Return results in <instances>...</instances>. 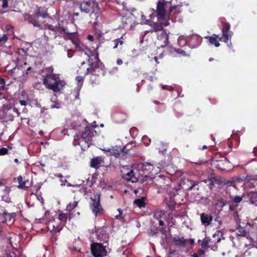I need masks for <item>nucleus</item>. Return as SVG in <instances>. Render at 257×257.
Returning <instances> with one entry per match:
<instances>
[{"instance_id":"nucleus-52","label":"nucleus","mask_w":257,"mask_h":257,"mask_svg":"<svg viewBox=\"0 0 257 257\" xmlns=\"http://www.w3.org/2000/svg\"><path fill=\"white\" fill-rule=\"evenodd\" d=\"M74 54V51L72 50H67V56L69 58H71Z\"/></svg>"},{"instance_id":"nucleus-8","label":"nucleus","mask_w":257,"mask_h":257,"mask_svg":"<svg viewBox=\"0 0 257 257\" xmlns=\"http://www.w3.org/2000/svg\"><path fill=\"white\" fill-rule=\"evenodd\" d=\"M100 194H96L93 197H90L91 202L90 203V207L95 216L101 215L103 212V209L100 204Z\"/></svg>"},{"instance_id":"nucleus-33","label":"nucleus","mask_w":257,"mask_h":257,"mask_svg":"<svg viewBox=\"0 0 257 257\" xmlns=\"http://www.w3.org/2000/svg\"><path fill=\"white\" fill-rule=\"evenodd\" d=\"M4 215H5V217L6 219V222L7 221H11L12 219H14L16 216V214L15 212L13 213H9L7 211H4Z\"/></svg>"},{"instance_id":"nucleus-56","label":"nucleus","mask_w":257,"mask_h":257,"mask_svg":"<svg viewBox=\"0 0 257 257\" xmlns=\"http://www.w3.org/2000/svg\"><path fill=\"white\" fill-rule=\"evenodd\" d=\"M168 206L170 209L172 210L175 208V204L174 203L168 204Z\"/></svg>"},{"instance_id":"nucleus-34","label":"nucleus","mask_w":257,"mask_h":257,"mask_svg":"<svg viewBox=\"0 0 257 257\" xmlns=\"http://www.w3.org/2000/svg\"><path fill=\"white\" fill-rule=\"evenodd\" d=\"M77 204L78 202L74 201L73 202L70 203L67 205L66 209L69 213H71L72 210L77 206Z\"/></svg>"},{"instance_id":"nucleus-12","label":"nucleus","mask_w":257,"mask_h":257,"mask_svg":"<svg viewBox=\"0 0 257 257\" xmlns=\"http://www.w3.org/2000/svg\"><path fill=\"white\" fill-rule=\"evenodd\" d=\"M91 144V142L84 139L78 136L75 135L73 144L74 146H79L83 151L87 150Z\"/></svg>"},{"instance_id":"nucleus-42","label":"nucleus","mask_w":257,"mask_h":257,"mask_svg":"<svg viewBox=\"0 0 257 257\" xmlns=\"http://www.w3.org/2000/svg\"><path fill=\"white\" fill-rule=\"evenodd\" d=\"M175 52H176L178 54H180L182 56H189V55H187L186 53V52L181 49H175Z\"/></svg>"},{"instance_id":"nucleus-36","label":"nucleus","mask_w":257,"mask_h":257,"mask_svg":"<svg viewBox=\"0 0 257 257\" xmlns=\"http://www.w3.org/2000/svg\"><path fill=\"white\" fill-rule=\"evenodd\" d=\"M227 203L226 200L225 199L221 198L220 199H219L217 201V202L216 203V205L218 206V207H220V208H223Z\"/></svg>"},{"instance_id":"nucleus-49","label":"nucleus","mask_w":257,"mask_h":257,"mask_svg":"<svg viewBox=\"0 0 257 257\" xmlns=\"http://www.w3.org/2000/svg\"><path fill=\"white\" fill-rule=\"evenodd\" d=\"M17 53L20 54V55H21L22 56L23 55H25L26 54H27V51H25L24 50V49L23 48H21V49H18V50H17Z\"/></svg>"},{"instance_id":"nucleus-54","label":"nucleus","mask_w":257,"mask_h":257,"mask_svg":"<svg viewBox=\"0 0 257 257\" xmlns=\"http://www.w3.org/2000/svg\"><path fill=\"white\" fill-rule=\"evenodd\" d=\"M154 102L155 104H158V105H161L162 106V107H163V109H165V107H166L165 105V104H164V103H161L160 102H159V101H157V100H155V101H154Z\"/></svg>"},{"instance_id":"nucleus-60","label":"nucleus","mask_w":257,"mask_h":257,"mask_svg":"<svg viewBox=\"0 0 257 257\" xmlns=\"http://www.w3.org/2000/svg\"><path fill=\"white\" fill-rule=\"evenodd\" d=\"M32 67H28L26 70V74H28L30 73V72L32 70Z\"/></svg>"},{"instance_id":"nucleus-25","label":"nucleus","mask_w":257,"mask_h":257,"mask_svg":"<svg viewBox=\"0 0 257 257\" xmlns=\"http://www.w3.org/2000/svg\"><path fill=\"white\" fill-rule=\"evenodd\" d=\"M145 199L146 198L143 197L140 199H136L134 200V203L139 208L144 207L146 206Z\"/></svg>"},{"instance_id":"nucleus-27","label":"nucleus","mask_w":257,"mask_h":257,"mask_svg":"<svg viewBox=\"0 0 257 257\" xmlns=\"http://www.w3.org/2000/svg\"><path fill=\"white\" fill-rule=\"evenodd\" d=\"M247 196L249 199V201L251 204H253L257 202V191L250 192L248 193Z\"/></svg>"},{"instance_id":"nucleus-38","label":"nucleus","mask_w":257,"mask_h":257,"mask_svg":"<svg viewBox=\"0 0 257 257\" xmlns=\"http://www.w3.org/2000/svg\"><path fill=\"white\" fill-rule=\"evenodd\" d=\"M229 204V210L231 211H234L236 210V208L238 207L237 204H234L232 201H229L228 202Z\"/></svg>"},{"instance_id":"nucleus-4","label":"nucleus","mask_w":257,"mask_h":257,"mask_svg":"<svg viewBox=\"0 0 257 257\" xmlns=\"http://www.w3.org/2000/svg\"><path fill=\"white\" fill-rule=\"evenodd\" d=\"M37 11L33 15L26 14L24 15V19L27 21L29 23L33 24L34 27L40 29L42 28L41 22L39 20V17H41L43 19L49 18L50 16L47 13V11L42 7H37Z\"/></svg>"},{"instance_id":"nucleus-29","label":"nucleus","mask_w":257,"mask_h":257,"mask_svg":"<svg viewBox=\"0 0 257 257\" xmlns=\"http://www.w3.org/2000/svg\"><path fill=\"white\" fill-rule=\"evenodd\" d=\"M165 211L164 210H156L154 212L153 217L154 218H155L157 220H160L162 218H163V217L165 215Z\"/></svg>"},{"instance_id":"nucleus-28","label":"nucleus","mask_w":257,"mask_h":257,"mask_svg":"<svg viewBox=\"0 0 257 257\" xmlns=\"http://www.w3.org/2000/svg\"><path fill=\"white\" fill-rule=\"evenodd\" d=\"M188 43L190 46L195 47L198 46L199 42L197 37L196 36H192L190 37Z\"/></svg>"},{"instance_id":"nucleus-31","label":"nucleus","mask_w":257,"mask_h":257,"mask_svg":"<svg viewBox=\"0 0 257 257\" xmlns=\"http://www.w3.org/2000/svg\"><path fill=\"white\" fill-rule=\"evenodd\" d=\"M238 230L239 233L236 234L237 236H242L246 237L248 233L246 230L240 225L238 227Z\"/></svg>"},{"instance_id":"nucleus-19","label":"nucleus","mask_w":257,"mask_h":257,"mask_svg":"<svg viewBox=\"0 0 257 257\" xmlns=\"http://www.w3.org/2000/svg\"><path fill=\"white\" fill-rule=\"evenodd\" d=\"M124 39L123 36H121L119 38H117L112 41L113 44V49H121L122 48L123 44H124Z\"/></svg>"},{"instance_id":"nucleus-61","label":"nucleus","mask_w":257,"mask_h":257,"mask_svg":"<svg viewBox=\"0 0 257 257\" xmlns=\"http://www.w3.org/2000/svg\"><path fill=\"white\" fill-rule=\"evenodd\" d=\"M87 39L91 41H93L94 39L93 37L90 35H88Z\"/></svg>"},{"instance_id":"nucleus-5","label":"nucleus","mask_w":257,"mask_h":257,"mask_svg":"<svg viewBox=\"0 0 257 257\" xmlns=\"http://www.w3.org/2000/svg\"><path fill=\"white\" fill-rule=\"evenodd\" d=\"M44 35L47 39H55L62 35L63 31H65V28L60 26V24L55 26L51 24H46L44 26Z\"/></svg>"},{"instance_id":"nucleus-32","label":"nucleus","mask_w":257,"mask_h":257,"mask_svg":"<svg viewBox=\"0 0 257 257\" xmlns=\"http://www.w3.org/2000/svg\"><path fill=\"white\" fill-rule=\"evenodd\" d=\"M211 239L209 237H205L202 240V243L201 244L202 247L204 248H208L210 246L209 245V243L210 242Z\"/></svg>"},{"instance_id":"nucleus-10","label":"nucleus","mask_w":257,"mask_h":257,"mask_svg":"<svg viewBox=\"0 0 257 257\" xmlns=\"http://www.w3.org/2000/svg\"><path fill=\"white\" fill-rule=\"evenodd\" d=\"M229 162L227 158L222 157L220 160L214 159L211 162L213 167L221 171H226L229 168Z\"/></svg>"},{"instance_id":"nucleus-41","label":"nucleus","mask_w":257,"mask_h":257,"mask_svg":"<svg viewBox=\"0 0 257 257\" xmlns=\"http://www.w3.org/2000/svg\"><path fill=\"white\" fill-rule=\"evenodd\" d=\"M242 200V197L239 196H235L231 201L233 203H239Z\"/></svg>"},{"instance_id":"nucleus-37","label":"nucleus","mask_w":257,"mask_h":257,"mask_svg":"<svg viewBox=\"0 0 257 257\" xmlns=\"http://www.w3.org/2000/svg\"><path fill=\"white\" fill-rule=\"evenodd\" d=\"M144 170H149V173L153 174L152 170L153 169V166L150 163H146L143 165Z\"/></svg>"},{"instance_id":"nucleus-47","label":"nucleus","mask_w":257,"mask_h":257,"mask_svg":"<svg viewBox=\"0 0 257 257\" xmlns=\"http://www.w3.org/2000/svg\"><path fill=\"white\" fill-rule=\"evenodd\" d=\"M191 183L192 184L191 186L187 189L188 191L193 190L195 188L196 186L198 185V183L197 182L191 181Z\"/></svg>"},{"instance_id":"nucleus-20","label":"nucleus","mask_w":257,"mask_h":257,"mask_svg":"<svg viewBox=\"0 0 257 257\" xmlns=\"http://www.w3.org/2000/svg\"><path fill=\"white\" fill-rule=\"evenodd\" d=\"M201 222L205 225H208L211 224L213 217L211 215H208L206 213H201L200 215Z\"/></svg>"},{"instance_id":"nucleus-26","label":"nucleus","mask_w":257,"mask_h":257,"mask_svg":"<svg viewBox=\"0 0 257 257\" xmlns=\"http://www.w3.org/2000/svg\"><path fill=\"white\" fill-rule=\"evenodd\" d=\"M17 180L18 181V183L19 184V188H28L29 186H27L26 185L27 183H29V180H23V177L21 176H19L17 178Z\"/></svg>"},{"instance_id":"nucleus-57","label":"nucleus","mask_w":257,"mask_h":257,"mask_svg":"<svg viewBox=\"0 0 257 257\" xmlns=\"http://www.w3.org/2000/svg\"><path fill=\"white\" fill-rule=\"evenodd\" d=\"M122 63H123V61H122V59L118 58L116 60V64L118 65H121L122 64Z\"/></svg>"},{"instance_id":"nucleus-11","label":"nucleus","mask_w":257,"mask_h":257,"mask_svg":"<svg viewBox=\"0 0 257 257\" xmlns=\"http://www.w3.org/2000/svg\"><path fill=\"white\" fill-rule=\"evenodd\" d=\"M127 146H124L122 149H115L114 148H110L107 150L103 149V150L106 152H109L111 156H114L115 158H122L124 155L128 153L129 148H127Z\"/></svg>"},{"instance_id":"nucleus-43","label":"nucleus","mask_w":257,"mask_h":257,"mask_svg":"<svg viewBox=\"0 0 257 257\" xmlns=\"http://www.w3.org/2000/svg\"><path fill=\"white\" fill-rule=\"evenodd\" d=\"M177 6H175L173 7H172L170 8L169 11L170 13H173L174 14H179L180 13L179 11L177 10Z\"/></svg>"},{"instance_id":"nucleus-59","label":"nucleus","mask_w":257,"mask_h":257,"mask_svg":"<svg viewBox=\"0 0 257 257\" xmlns=\"http://www.w3.org/2000/svg\"><path fill=\"white\" fill-rule=\"evenodd\" d=\"M249 177V179L250 180H256L257 181V176H250Z\"/></svg>"},{"instance_id":"nucleus-58","label":"nucleus","mask_w":257,"mask_h":257,"mask_svg":"<svg viewBox=\"0 0 257 257\" xmlns=\"http://www.w3.org/2000/svg\"><path fill=\"white\" fill-rule=\"evenodd\" d=\"M20 103L23 106H26L27 105V102L25 100H22L20 101Z\"/></svg>"},{"instance_id":"nucleus-1","label":"nucleus","mask_w":257,"mask_h":257,"mask_svg":"<svg viewBox=\"0 0 257 257\" xmlns=\"http://www.w3.org/2000/svg\"><path fill=\"white\" fill-rule=\"evenodd\" d=\"M88 56L89 67L85 68L86 63L83 62L77 72L83 74L84 76L90 75V82L97 84L99 82V77L103 76L105 74V67L99 58L98 52L93 53L90 55H88Z\"/></svg>"},{"instance_id":"nucleus-7","label":"nucleus","mask_w":257,"mask_h":257,"mask_svg":"<svg viewBox=\"0 0 257 257\" xmlns=\"http://www.w3.org/2000/svg\"><path fill=\"white\" fill-rule=\"evenodd\" d=\"M167 2L165 0H160L157 4L156 10L153 9V13L150 16L151 19L156 16L158 20L164 21L166 20V11L165 6Z\"/></svg>"},{"instance_id":"nucleus-9","label":"nucleus","mask_w":257,"mask_h":257,"mask_svg":"<svg viewBox=\"0 0 257 257\" xmlns=\"http://www.w3.org/2000/svg\"><path fill=\"white\" fill-rule=\"evenodd\" d=\"M91 252L94 257H104L107 255L106 246L101 243L92 242L90 245Z\"/></svg>"},{"instance_id":"nucleus-55","label":"nucleus","mask_w":257,"mask_h":257,"mask_svg":"<svg viewBox=\"0 0 257 257\" xmlns=\"http://www.w3.org/2000/svg\"><path fill=\"white\" fill-rule=\"evenodd\" d=\"M13 111L14 112L16 113L17 114V116H20V113L18 108L14 107L13 108Z\"/></svg>"},{"instance_id":"nucleus-48","label":"nucleus","mask_w":257,"mask_h":257,"mask_svg":"<svg viewBox=\"0 0 257 257\" xmlns=\"http://www.w3.org/2000/svg\"><path fill=\"white\" fill-rule=\"evenodd\" d=\"M8 153V150L6 148H2L0 149V156L5 155Z\"/></svg>"},{"instance_id":"nucleus-46","label":"nucleus","mask_w":257,"mask_h":257,"mask_svg":"<svg viewBox=\"0 0 257 257\" xmlns=\"http://www.w3.org/2000/svg\"><path fill=\"white\" fill-rule=\"evenodd\" d=\"M0 222L3 223L6 222L5 215H4V211L0 212Z\"/></svg>"},{"instance_id":"nucleus-3","label":"nucleus","mask_w":257,"mask_h":257,"mask_svg":"<svg viewBox=\"0 0 257 257\" xmlns=\"http://www.w3.org/2000/svg\"><path fill=\"white\" fill-rule=\"evenodd\" d=\"M49 69L51 72L44 77L43 84L48 89L54 92H59L64 87V82L58 75L53 73V69L51 67Z\"/></svg>"},{"instance_id":"nucleus-45","label":"nucleus","mask_w":257,"mask_h":257,"mask_svg":"<svg viewBox=\"0 0 257 257\" xmlns=\"http://www.w3.org/2000/svg\"><path fill=\"white\" fill-rule=\"evenodd\" d=\"M8 39L7 34H4L2 37H0V44L6 43Z\"/></svg>"},{"instance_id":"nucleus-53","label":"nucleus","mask_w":257,"mask_h":257,"mask_svg":"<svg viewBox=\"0 0 257 257\" xmlns=\"http://www.w3.org/2000/svg\"><path fill=\"white\" fill-rule=\"evenodd\" d=\"M76 80L78 82V83H82L83 81V76H77L76 77Z\"/></svg>"},{"instance_id":"nucleus-16","label":"nucleus","mask_w":257,"mask_h":257,"mask_svg":"<svg viewBox=\"0 0 257 257\" xmlns=\"http://www.w3.org/2000/svg\"><path fill=\"white\" fill-rule=\"evenodd\" d=\"M146 24L151 27L152 29L150 30L151 33L153 32H157L163 30V26L161 24L155 23L150 20H146Z\"/></svg>"},{"instance_id":"nucleus-50","label":"nucleus","mask_w":257,"mask_h":257,"mask_svg":"<svg viewBox=\"0 0 257 257\" xmlns=\"http://www.w3.org/2000/svg\"><path fill=\"white\" fill-rule=\"evenodd\" d=\"M196 253L199 256H201L205 253V251L203 249L199 248L197 250V251Z\"/></svg>"},{"instance_id":"nucleus-40","label":"nucleus","mask_w":257,"mask_h":257,"mask_svg":"<svg viewBox=\"0 0 257 257\" xmlns=\"http://www.w3.org/2000/svg\"><path fill=\"white\" fill-rule=\"evenodd\" d=\"M218 39H219V41H220L227 43L229 39H230L231 38H230L228 36H225L222 34V36L221 37L219 36V38Z\"/></svg>"},{"instance_id":"nucleus-44","label":"nucleus","mask_w":257,"mask_h":257,"mask_svg":"<svg viewBox=\"0 0 257 257\" xmlns=\"http://www.w3.org/2000/svg\"><path fill=\"white\" fill-rule=\"evenodd\" d=\"M6 82L4 79L0 77V90H3L5 88Z\"/></svg>"},{"instance_id":"nucleus-21","label":"nucleus","mask_w":257,"mask_h":257,"mask_svg":"<svg viewBox=\"0 0 257 257\" xmlns=\"http://www.w3.org/2000/svg\"><path fill=\"white\" fill-rule=\"evenodd\" d=\"M205 38L208 39L209 43L212 45H214L216 47H218L220 46L219 41L217 40V38H219L218 35L214 34L212 36H207Z\"/></svg>"},{"instance_id":"nucleus-39","label":"nucleus","mask_w":257,"mask_h":257,"mask_svg":"<svg viewBox=\"0 0 257 257\" xmlns=\"http://www.w3.org/2000/svg\"><path fill=\"white\" fill-rule=\"evenodd\" d=\"M148 233L152 236L156 235L158 233V228L157 227L151 228L149 230Z\"/></svg>"},{"instance_id":"nucleus-2","label":"nucleus","mask_w":257,"mask_h":257,"mask_svg":"<svg viewBox=\"0 0 257 257\" xmlns=\"http://www.w3.org/2000/svg\"><path fill=\"white\" fill-rule=\"evenodd\" d=\"M81 12L85 13H89L91 10L90 17L91 19H94L95 21L93 25H97L99 23L100 10L99 5L97 3L90 1H82L79 4Z\"/></svg>"},{"instance_id":"nucleus-51","label":"nucleus","mask_w":257,"mask_h":257,"mask_svg":"<svg viewBox=\"0 0 257 257\" xmlns=\"http://www.w3.org/2000/svg\"><path fill=\"white\" fill-rule=\"evenodd\" d=\"M3 4H2V8L3 9H6L8 7V0H2Z\"/></svg>"},{"instance_id":"nucleus-15","label":"nucleus","mask_w":257,"mask_h":257,"mask_svg":"<svg viewBox=\"0 0 257 257\" xmlns=\"http://www.w3.org/2000/svg\"><path fill=\"white\" fill-rule=\"evenodd\" d=\"M103 158L101 156H97L91 159L90 166L95 169H98L104 162Z\"/></svg>"},{"instance_id":"nucleus-22","label":"nucleus","mask_w":257,"mask_h":257,"mask_svg":"<svg viewBox=\"0 0 257 257\" xmlns=\"http://www.w3.org/2000/svg\"><path fill=\"white\" fill-rule=\"evenodd\" d=\"M172 240L175 245L178 246H184L187 241L183 237L180 238L179 236L174 237Z\"/></svg>"},{"instance_id":"nucleus-23","label":"nucleus","mask_w":257,"mask_h":257,"mask_svg":"<svg viewBox=\"0 0 257 257\" xmlns=\"http://www.w3.org/2000/svg\"><path fill=\"white\" fill-rule=\"evenodd\" d=\"M222 33L223 35L228 36L230 38L231 37V32L229 31L230 25L226 22H222Z\"/></svg>"},{"instance_id":"nucleus-13","label":"nucleus","mask_w":257,"mask_h":257,"mask_svg":"<svg viewBox=\"0 0 257 257\" xmlns=\"http://www.w3.org/2000/svg\"><path fill=\"white\" fill-rule=\"evenodd\" d=\"M96 134V131H95L93 128L87 126L85 127L84 130L82 131L81 134H77L76 135V136H78L84 139H86L91 142L92 137Z\"/></svg>"},{"instance_id":"nucleus-6","label":"nucleus","mask_w":257,"mask_h":257,"mask_svg":"<svg viewBox=\"0 0 257 257\" xmlns=\"http://www.w3.org/2000/svg\"><path fill=\"white\" fill-rule=\"evenodd\" d=\"M59 37H63L65 40H70L78 51L85 52L88 50L87 47L81 42L77 35L74 33L68 32L66 29L65 31H63L62 35H60Z\"/></svg>"},{"instance_id":"nucleus-62","label":"nucleus","mask_w":257,"mask_h":257,"mask_svg":"<svg viewBox=\"0 0 257 257\" xmlns=\"http://www.w3.org/2000/svg\"><path fill=\"white\" fill-rule=\"evenodd\" d=\"M158 220H159V224L160 226H163L164 225V221L160 219Z\"/></svg>"},{"instance_id":"nucleus-24","label":"nucleus","mask_w":257,"mask_h":257,"mask_svg":"<svg viewBox=\"0 0 257 257\" xmlns=\"http://www.w3.org/2000/svg\"><path fill=\"white\" fill-rule=\"evenodd\" d=\"M71 213H61L59 214L58 216V219L62 222L65 223L67 221V220L70 219L71 218Z\"/></svg>"},{"instance_id":"nucleus-17","label":"nucleus","mask_w":257,"mask_h":257,"mask_svg":"<svg viewBox=\"0 0 257 257\" xmlns=\"http://www.w3.org/2000/svg\"><path fill=\"white\" fill-rule=\"evenodd\" d=\"M122 177L127 181H130L132 183H136L138 181V179L136 177L133 170H131L126 173H124L122 175Z\"/></svg>"},{"instance_id":"nucleus-64","label":"nucleus","mask_w":257,"mask_h":257,"mask_svg":"<svg viewBox=\"0 0 257 257\" xmlns=\"http://www.w3.org/2000/svg\"><path fill=\"white\" fill-rule=\"evenodd\" d=\"M235 212H234L233 213V216L235 217H238V212L236 210V211H234Z\"/></svg>"},{"instance_id":"nucleus-63","label":"nucleus","mask_w":257,"mask_h":257,"mask_svg":"<svg viewBox=\"0 0 257 257\" xmlns=\"http://www.w3.org/2000/svg\"><path fill=\"white\" fill-rule=\"evenodd\" d=\"M214 220L215 221H217L220 225L222 224V221L221 220H218L217 217L215 218Z\"/></svg>"},{"instance_id":"nucleus-30","label":"nucleus","mask_w":257,"mask_h":257,"mask_svg":"<svg viewBox=\"0 0 257 257\" xmlns=\"http://www.w3.org/2000/svg\"><path fill=\"white\" fill-rule=\"evenodd\" d=\"M113 117L116 121L120 122L125 119V114L121 113H116L113 114Z\"/></svg>"},{"instance_id":"nucleus-18","label":"nucleus","mask_w":257,"mask_h":257,"mask_svg":"<svg viewBox=\"0 0 257 257\" xmlns=\"http://www.w3.org/2000/svg\"><path fill=\"white\" fill-rule=\"evenodd\" d=\"M209 188L211 189V186L215 184L217 185H224L226 184V181L220 177H212L210 180Z\"/></svg>"},{"instance_id":"nucleus-14","label":"nucleus","mask_w":257,"mask_h":257,"mask_svg":"<svg viewBox=\"0 0 257 257\" xmlns=\"http://www.w3.org/2000/svg\"><path fill=\"white\" fill-rule=\"evenodd\" d=\"M160 47H164L169 44V35L165 32H162L157 37Z\"/></svg>"},{"instance_id":"nucleus-35","label":"nucleus","mask_w":257,"mask_h":257,"mask_svg":"<svg viewBox=\"0 0 257 257\" xmlns=\"http://www.w3.org/2000/svg\"><path fill=\"white\" fill-rule=\"evenodd\" d=\"M117 211L119 212L118 215H116L115 217L117 219L121 220L122 222H126V220L125 219V217L122 214V210L120 208H118Z\"/></svg>"}]
</instances>
